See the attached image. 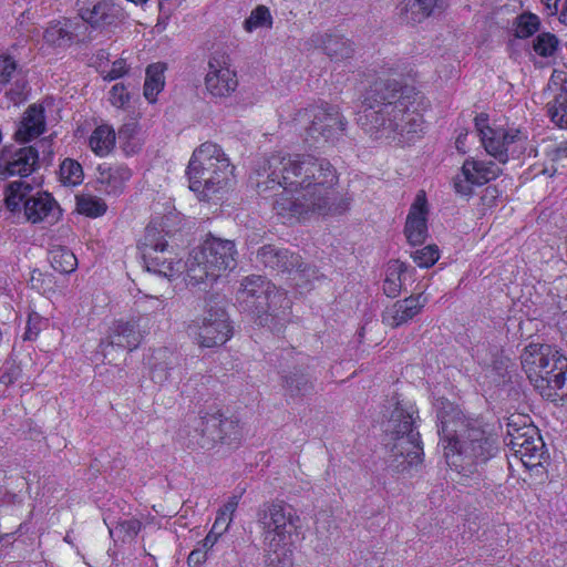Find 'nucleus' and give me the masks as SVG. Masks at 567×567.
I'll list each match as a JSON object with an SVG mask.
<instances>
[{"label":"nucleus","mask_w":567,"mask_h":567,"mask_svg":"<svg viewBox=\"0 0 567 567\" xmlns=\"http://www.w3.org/2000/svg\"><path fill=\"white\" fill-rule=\"evenodd\" d=\"M50 262L55 271L61 274L73 272L78 267L75 255L66 247H55L50 250Z\"/></svg>","instance_id":"obj_35"},{"label":"nucleus","mask_w":567,"mask_h":567,"mask_svg":"<svg viewBox=\"0 0 567 567\" xmlns=\"http://www.w3.org/2000/svg\"><path fill=\"white\" fill-rule=\"evenodd\" d=\"M150 301L152 303L150 307L155 310H163L166 306L164 299L161 298L151 297Z\"/></svg>","instance_id":"obj_55"},{"label":"nucleus","mask_w":567,"mask_h":567,"mask_svg":"<svg viewBox=\"0 0 567 567\" xmlns=\"http://www.w3.org/2000/svg\"><path fill=\"white\" fill-rule=\"evenodd\" d=\"M80 18L91 28L106 30L117 27L125 19V12L112 0H101L91 8H81Z\"/></svg>","instance_id":"obj_24"},{"label":"nucleus","mask_w":567,"mask_h":567,"mask_svg":"<svg viewBox=\"0 0 567 567\" xmlns=\"http://www.w3.org/2000/svg\"><path fill=\"white\" fill-rule=\"evenodd\" d=\"M80 25L79 22H74L71 20H65L63 22H54L50 24L43 34V38L47 43L64 47L72 43L75 39L80 37Z\"/></svg>","instance_id":"obj_29"},{"label":"nucleus","mask_w":567,"mask_h":567,"mask_svg":"<svg viewBox=\"0 0 567 567\" xmlns=\"http://www.w3.org/2000/svg\"><path fill=\"white\" fill-rule=\"evenodd\" d=\"M234 166L223 148L212 142L196 147L186 169L189 189L200 200H209L215 194L229 186Z\"/></svg>","instance_id":"obj_6"},{"label":"nucleus","mask_w":567,"mask_h":567,"mask_svg":"<svg viewBox=\"0 0 567 567\" xmlns=\"http://www.w3.org/2000/svg\"><path fill=\"white\" fill-rule=\"evenodd\" d=\"M256 262L277 272L288 274L292 282L300 288H308L313 279H318V270L305 265L298 254L275 245L260 247L256 254Z\"/></svg>","instance_id":"obj_14"},{"label":"nucleus","mask_w":567,"mask_h":567,"mask_svg":"<svg viewBox=\"0 0 567 567\" xmlns=\"http://www.w3.org/2000/svg\"><path fill=\"white\" fill-rule=\"evenodd\" d=\"M520 362L539 394L555 401L567 382V358L549 344L529 343L520 355Z\"/></svg>","instance_id":"obj_7"},{"label":"nucleus","mask_w":567,"mask_h":567,"mask_svg":"<svg viewBox=\"0 0 567 567\" xmlns=\"http://www.w3.org/2000/svg\"><path fill=\"white\" fill-rule=\"evenodd\" d=\"M182 361V355L169 348L153 350L147 361L152 381L161 386L179 383L183 379Z\"/></svg>","instance_id":"obj_19"},{"label":"nucleus","mask_w":567,"mask_h":567,"mask_svg":"<svg viewBox=\"0 0 567 567\" xmlns=\"http://www.w3.org/2000/svg\"><path fill=\"white\" fill-rule=\"evenodd\" d=\"M127 72V65L124 59L115 60L111 70L103 76L105 81H114L122 78Z\"/></svg>","instance_id":"obj_47"},{"label":"nucleus","mask_w":567,"mask_h":567,"mask_svg":"<svg viewBox=\"0 0 567 567\" xmlns=\"http://www.w3.org/2000/svg\"><path fill=\"white\" fill-rule=\"evenodd\" d=\"M414 413L413 406L404 409L398 403L391 416V456L393 466L399 472H405L422 462L423 446L420 433L415 431Z\"/></svg>","instance_id":"obj_10"},{"label":"nucleus","mask_w":567,"mask_h":567,"mask_svg":"<svg viewBox=\"0 0 567 567\" xmlns=\"http://www.w3.org/2000/svg\"><path fill=\"white\" fill-rule=\"evenodd\" d=\"M239 504L238 496H231L228 498V501L224 504V506L218 511L217 514L225 517L228 522L231 523L233 515L236 512Z\"/></svg>","instance_id":"obj_49"},{"label":"nucleus","mask_w":567,"mask_h":567,"mask_svg":"<svg viewBox=\"0 0 567 567\" xmlns=\"http://www.w3.org/2000/svg\"><path fill=\"white\" fill-rule=\"evenodd\" d=\"M20 374V370L18 367H11L8 371H4L0 375V383L4 385H9L13 383Z\"/></svg>","instance_id":"obj_50"},{"label":"nucleus","mask_w":567,"mask_h":567,"mask_svg":"<svg viewBox=\"0 0 567 567\" xmlns=\"http://www.w3.org/2000/svg\"><path fill=\"white\" fill-rule=\"evenodd\" d=\"M89 145L97 156H106L115 145V132L109 125L97 126L91 134Z\"/></svg>","instance_id":"obj_33"},{"label":"nucleus","mask_w":567,"mask_h":567,"mask_svg":"<svg viewBox=\"0 0 567 567\" xmlns=\"http://www.w3.org/2000/svg\"><path fill=\"white\" fill-rule=\"evenodd\" d=\"M507 426L505 444L509 447L511 452L519 457L527 467L540 464L546 451L538 430L533 425L518 427L512 422Z\"/></svg>","instance_id":"obj_16"},{"label":"nucleus","mask_w":567,"mask_h":567,"mask_svg":"<svg viewBox=\"0 0 567 567\" xmlns=\"http://www.w3.org/2000/svg\"><path fill=\"white\" fill-rule=\"evenodd\" d=\"M142 339L143 333L140 329V320H118L110 328L107 337L101 340L99 349L104 359H107L111 349L118 348L132 351L140 346Z\"/></svg>","instance_id":"obj_23"},{"label":"nucleus","mask_w":567,"mask_h":567,"mask_svg":"<svg viewBox=\"0 0 567 567\" xmlns=\"http://www.w3.org/2000/svg\"><path fill=\"white\" fill-rule=\"evenodd\" d=\"M411 257L419 267L430 268L439 260L440 252L435 245H429L412 251Z\"/></svg>","instance_id":"obj_42"},{"label":"nucleus","mask_w":567,"mask_h":567,"mask_svg":"<svg viewBox=\"0 0 567 567\" xmlns=\"http://www.w3.org/2000/svg\"><path fill=\"white\" fill-rule=\"evenodd\" d=\"M27 94H28V85L24 80H21V81L18 80L14 83V86L11 87L9 92H7L8 97L16 105L25 101Z\"/></svg>","instance_id":"obj_46"},{"label":"nucleus","mask_w":567,"mask_h":567,"mask_svg":"<svg viewBox=\"0 0 567 567\" xmlns=\"http://www.w3.org/2000/svg\"><path fill=\"white\" fill-rule=\"evenodd\" d=\"M230 522H228L225 517L217 514L212 530L215 533L223 535L229 527Z\"/></svg>","instance_id":"obj_52"},{"label":"nucleus","mask_w":567,"mask_h":567,"mask_svg":"<svg viewBox=\"0 0 567 567\" xmlns=\"http://www.w3.org/2000/svg\"><path fill=\"white\" fill-rule=\"evenodd\" d=\"M559 21L567 25V2L565 3V6L560 12Z\"/></svg>","instance_id":"obj_56"},{"label":"nucleus","mask_w":567,"mask_h":567,"mask_svg":"<svg viewBox=\"0 0 567 567\" xmlns=\"http://www.w3.org/2000/svg\"><path fill=\"white\" fill-rule=\"evenodd\" d=\"M553 79H558L561 81L560 92L555 96L554 100H558L560 104L567 102V79L561 78V73L557 72L553 74Z\"/></svg>","instance_id":"obj_51"},{"label":"nucleus","mask_w":567,"mask_h":567,"mask_svg":"<svg viewBox=\"0 0 567 567\" xmlns=\"http://www.w3.org/2000/svg\"><path fill=\"white\" fill-rule=\"evenodd\" d=\"M166 64H150L145 71L144 96L150 103L156 102L157 95L165 85Z\"/></svg>","instance_id":"obj_31"},{"label":"nucleus","mask_w":567,"mask_h":567,"mask_svg":"<svg viewBox=\"0 0 567 567\" xmlns=\"http://www.w3.org/2000/svg\"><path fill=\"white\" fill-rule=\"evenodd\" d=\"M142 258L147 271L173 280L182 274L183 261L168 247L165 234L155 225H148L140 243Z\"/></svg>","instance_id":"obj_13"},{"label":"nucleus","mask_w":567,"mask_h":567,"mask_svg":"<svg viewBox=\"0 0 567 567\" xmlns=\"http://www.w3.org/2000/svg\"><path fill=\"white\" fill-rule=\"evenodd\" d=\"M236 247L234 241L208 237L199 247L194 248L183 264L188 285L212 284L224 272L236 267Z\"/></svg>","instance_id":"obj_8"},{"label":"nucleus","mask_w":567,"mask_h":567,"mask_svg":"<svg viewBox=\"0 0 567 567\" xmlns=\"http://www.w3.org/2000/svg\"><path fill=\"white\" fill-rule=\"evenodd\" d=\"M426 302L427 298L423 293L398 300L383 311V322L391 328L405 324L422 310Z\"/></svg>","instance_id":"obj_26"},{"label":"nucleus","mask_w":567,"mask_h":567,"mask_svg":"<svg viewBox=\"0 0 567 567\" xmlns=\"http://www.w3.org/2000/svg\"><path fill=\"white\" fill-rule=\"evenodd\" d=\"M4 203L11 212L20 210L23 206L24 216L32 224L40 223L50 216L54 217L56 202L47 192L35 190L28 182L18 179L7 184Z\"/></svg>","instance_id":"obj_11"},{"label":"nucleus","mask_w":567,"mask_h":567,"mask_svg":"<svg viewBox=\"0 0 567 567\" xmlns=\"http://www.w3.org/2000/svg\"><path fill=\"white\" fill-rule=\"evenodd\" d=\"M436 3L437 0H403L401 13L408 23H420L433 13Z\"/></svg>","instance_id":"obj_32"},{"label":"nucleus","mask_w":567,"mask_h":567,"mask_svg":"<svg viewBox=\"0 0 567 567\" xmlns=\"http://www.w3.org/2000/svg\"><path fill=\"white\" fill-rule=\"evenodd\" d=\"M105 524L109 527L110 534H117L118 537H122L123 540L125 538H134L142 528V523L137 518H130L118 522L117 525L113 528L104 518Z\"/></svg>","instance_id":"obj_40"},{"label":"nucleus","mask_w":567,"mask_h":567,"mask_svg":"<svg viewBox=\"0 0 567 567\" xmlns=\"http://www.w3.org/2000/svg\"><path fill=\"white\" fill-rule=\"evenodd\" d=\"M502 172L501 166L492 161L467 158L461 172L453 178L454 190L460 196L471 197L474 186L487 184L497 178Z\"/></svg>","instance_id":"obj_18"},{"label":"nucleus","mask_w":567,"mask_h":567,"mask_svg":"<svg viewBox=\"0 0 567 567\" xmlns=\"http://www.w3.org/2000/svg\"><path fill=\"white\" fill-rule=\"evenodd\" d=\"M285 394L291 399L305 396L313 391V382L308 373L300 368H293L282 375Z\"/></svg>","instance_id":"obj_30"},{"label":"nucleus","mask_w":567,"mask_h":567,"mask_svg":"<svg viewBox=\"0 0 567 567\" xmlns=\"http://www.w3.org/2000/svg\"><path fill=\"white\" fill-rule=\"evenodd\" d=\"M45 117L44 109L41 105L33 104L28 107L16 131V137L28 142L38 137L44 132Z\"/></svg>","instance_id":"obj_28"},{"label":"nucleus","mask_w":567,"mask_h":567,"mask_svg":"<svg viewBox=\"0 0 567 567\" xmlns=\"http://www.w3.org/2000/svg\"><path fill=\"white\" fill-rule=\"evenodd\" d=\"M60 178L65 185H79L83 181V169L80 163L65 158L60 165Z\"/></svg>","instance_id":"obj_38"},{"label":"nucleus","mask_w":567,"mask_h":567,"mask_svg":"<svg viewBox=\"0 0 567 567\" xmlns=\"http://www.w3.org/2000/svg\"><path fill=\"white\" fill-rule=\"evenodd\" d=\"M207 559V550L200 546L195 549H193L188 557H187V564L190 567H198L203 565Z\"/></svg>","instance_id":"obj_48"},{"label":"nucleus","mask_w":567,"mask_h":567,"mask_svg":"<svg viewBox=\"0 0 567 567\" xmlns=\"http://www.w3.org/2000/svg\"><path fill=\"white\" fill-rule=\"evenodd\" d=\"M305 49L321 50L334 61L349 59L354 52L352 42L336 29L313 32L305 41Z\"/></svg>","instance_id":"obj_22"},{"label":"nucleus","mask_w":567,"mask_h":567,"mask_svg":"<svg viewBox=\"0 0 567 567\" xmlns=\"http://www.w3.org/2000/svg\"><path fill=\"white\" fill-rule=\"evenodd\" d=\"M126 131H128V127L122 128V130L120 131V133H118V134H120V137H121L123 134H125V133H126Z\"/></svg>","instance_id":"obj_57"},{"label":"nucleus","mask_w":567,"mask_h":567,"mask_svg":"<svg viewBox=\"0 0 567 567\" xmlns=\"http://www.w3.org/2000/svg\"><path fill=\"white\" fill-rule=\"evenodd\" d=\"M178 435L187 440L188 446L212 449L216 443L231 444L240 439L241 433L236 421L224 419L219 411L189 415L181 427Z\"/></svg>","instance_id":"obj_9"},{"label":"nucleus","mask_w":567,"mask_h":567,"mask_svg":"<svg viewBox=\"0 0 567 567\" xmlns=\"http://www.w3.org/2000/svg\"><path fill=\"white\" fill-rule=\"evenodd\" d=\"M437 433L444 446L449 466L464 477L480 474L486 463L496 456L498 440L478 420L460 415L451 403L439 412Z\"/></svg>","instance_id":"obj_3"},{"label":"nucleus","mask_w":567,"mask_h":567,"mask_svg":"<svg viewBox=\"0 0 567 567\" xmlns=\"http://www.w3.org/2000/svg\"><path fill=\"white\" fill-rule=\"evenodd\" d=\"M221 535H219L210 529L209 533L207 534V536L205 537V539L202 542L200 546H203L206 550H208L216 544V542L218 540V538Z\"/></svg>","instance_id":"obj_53"},{"label":"nucleus","mask_w":567,"mask_h":567,"mask_svg":"<svg viewBox=\"0 0 567 567\" xmlns=\"http://www.w3.org/2000/svg\"><path fill=\"white\" fill-rule=\"evenodd\" d=\"M48 321L39 313L32 312L29 315L27 329L24 332L25 340H33L38 337L40 331L47 326Z\"/></svg>","instance_id":"obj_44"},{"label":"nucleus","mask_w":567,"mask_h":567,"mask_svg":"<svg viewBox=\"0 0 567 567\" xmlns=\"http://www.w3.org/2000/svg\"><path fill=\"white\" fill-rule=\"evenodd\" d=\"M538 28V17L533 13H524L517 18L515 34L517 38L525 39L537 32Z\"/></svg>","instance_id":"obj_41"},{"label":"nucleus","mask_w":567,"mask_h":567,"mask_svg":"<svg viewBox=\"0 0 567 567\" xmlns=\"http://www.w3.org/2000/svg\"><path fill=\"white\" fill-rule=\"evenodd\" d=\"M272 16L266 6L256 7L244 21V29L247 32H252L260 28H271Z\"/></svg>","instance_id":"obj_37"},{"label":"nucleus","mask_w":567,"mask_h":567,"mask_svg":"<svg viewBox=\"0 0 567 567\" xmlns=\"http://www.w3.org/2000/svg\"><path fill=\"white\" fill-rule=\"evenodd\" d=\"M250 183L261 196L276 192L274 210L285 223L344 214L351 198L337 190L339 176L326 158L272 154L259 161Z\"/></svg>","instance_id":"obj_1"},{"label":"nucleus","mask_w":567,"mask_h":567,"mask_svg":"<svg viewBox=\"0 0 567 567\" xmlns=\"http://www.w3.org/2000/svg\"><path fill=\"white\" fill-rule=\"evenodd\" d=\"M236 300L243 311L252 315L256 321L275 332H280L289 320L291 302L286 291L278 289L265 277L251 275L240 282Z\"/></svg>","instance_id":"obj_5"},{"label":"nucleus","mask_w":567,"mask_h":567,"mask_svg":"<svg viewBox=\"0 0 567 567\" xmlns=\"http://www.w3.org/2000/svg\"><path fill=\"white\" fill-rule=\"evenodd\" d=\"M47 141H40L29 146H8L0 151V178L4 179L11 176L27 177L33 173L40 161L39 148L49 147Z\"/></svg>","instance_id":"obj_17"},{"label":"nucleus","mask_w":567,"mask_h":567,"mask_svg":"<svg viewBox=\"0 0 567 567\" xmlns=\"http://www.w3.org/2000/svg\"><path fill=\"white\" fill-rule=\"evenodd\" d=\"M106 204L103 199L92 195L76 196V209L80 214L91 218L102 216L106 212Z\"/></svg>","instance_id":"obj_36"},{"label":"nucleus","mask_w":567,"mask_h":567,"mask_svg":"<svg viewBox=\"0 0 567 567\" xmlns=\"http://www.w3.org/2000/svg\"><path fill=\"white\" fill-rule=\"evenodd\" d=\"M130 101V94L122 83H116L110 91V102L115 107H123Z\"/></svg>","instance_id":"obj_45"},{"label":"nucleus","mask_w":567,"mask_h":567,"mask_svg":"<svg viewBox=\"0 0 567 567\" xmlns=\"http://www.w3.org/2000/svg\"><path fill=\"white\" fill-rule=\"evenodd\" d=\"M487 115L480 114L475 117V128L482 145L487 154L499 164H506L512 157H518L524 153L527 143V134L519 128H493L487 124Z\"/></svg>","instance_id":"obj_12"},{"label":"nucleus","mask_w":567,"mask_h":567,"mask_svg":"<svg viewBox=\"0 0 567 567\" xmlns=\"http://www.w3.org/2000/svg\"><path fill=\"white\" fill-rule=\"evenodd\" d=\"M420 101L414 87L380 78L364 94L358 123L375 138L412 142L424 128Z\"/></svg>","instance_id":"obj_2"},{"label":"nucleus","mask_w":567,"mask_h":567,"mask_svg":"<svg viewBox=\"0 0 567 567\" xmlns=\"http://www.w3.org/2000/svg\"><path fill=\"white\" fill-rule=\"evenodd\" d=\"M466 137H467V133H464V134L461 133L455 141L457 151L463 154L466 153Z\"/></svg>","instance_id":"obj_54"},{"label":"nucleus","mask_w":567,"mask_h":567,"mask_svg":"<svg viewBox=\"0 0 567 567\" xmlns=\"http://www.w3.org/2000/svg\"><path fill=\"white\" fill-rule=\"evenodd\" d=\"M262 526L267 563L272 567H292L300 517L288 504L274 503L258 512Z\"/></svg>","instance_id":"obj_4"},{"label":"nucleus","mask_w":567,"mask_h":567,"mask_svg":"<svg viewBox=\"0 0 567 567\" xmlns=\"http://www.w3.org/2000/svg\"><path fill=\"white\" fill-rule=\"evenodd\" d=\"M406 271L405 264L393 260L388 264L385 279L383 281V291L390 298H395L402 289V276Z\"/></svg>","instance_id":"obj_34"},{"label":"nucleus","mask_w":567,"mask_h":567,"mask_svg":"<svg viewBox=\"0 0 567 567\" xmlns=\"http://www.w3.org/2000/svg\"><path fill=\"white\" fill-rule=\"evenodd\" d=\"M130 178L131 171L127 167L101 164L97 166L95 188L107 195H117L122 193L125 183Z\"/></svg>","instance_id":"obj_27"},{"label":"nucleus","mask_w":567,"mask_h":567,"mask_svg":"<svg viewBox=\"0 0 567 567\" xmlns=\"http://www.w3.org/2000/svg\"><path fill=\"white\" fill-rule=\"evenodd\" d=\"M312 121L308 134L318 141L333 142L346 130V121L336 106L322 104L311 110Z\"/></svg>","instance_id":"obj_21"},{"label":"nucleus","mask_w":567,"mask_h":567,"mask_svg":"<svg viewBox=\"0 0 567 567\" xmlns=\"http://www.w3.org/2000/svg\"><path fill=\"white\" fill-rule=\"evenodd\" d=\"M188 332L203 348H214L226 343L233 336V326L223 307L209 306L203 318L188 326Z\"/></svg>","instance_id":"obj_15"},{"label":"nucleus","mask_w":567,"mask_h":567,"mask_svg":"<svg viewBox=\"0 0 567 567\" xmlns=\"http://www.w3.org/2000/svg\"><path fill=\"white\" fill-rule=\"evenodd\" d=\"M427 200L424 190H420L406 217L404 234L413 246L422 245L427 236Z\"/></svg>","instance_id":"obj_25"},{"label":"nucleus","mask_w":567,"mask_h":567,"mask_svg":"<svg viewBox=\"0 0 567 567\" xmlns=\"http://www.w3.org/2000/svg\"><path fill=\"white\" fill-rule=\"evenodd\" d=\"M205 86L209 94L216 97H226L236 91L237 73L230 68L226 55L215 54L209 59Z\"/></svg>","instance_id":"obj_20"},{"label":"nucleus","mask_w":567,"mask_h":567,"mask_svg":"<svg viewBox=\"0 0 567 567\" xmlns=\"http://www.w3.org/2000/svg\"><path fill=\"white\" fill-rule=\"evenodd\" d=\"M547 111L555 125L567 130V102L560 104L558 100H553L547 104Z\"/></svg>","instance_id":"obj_43"},{"label":"nucleus","mask_w":567,"mask_h":567,"mask_svg":"<svg viewBox=\"0 0 567 567\" xmlns=\"http://www.w3.org/2000/svg\"><path fill=\"white\" fill-rule=\"evenodd\" d=\"M559 41L557 37L549 32L539 33L533 44L534 51L543 56H553L558 49Z\"/></svg>","instance_id":"obj_39"}]
</instances>
